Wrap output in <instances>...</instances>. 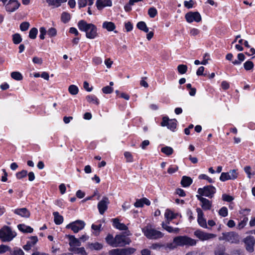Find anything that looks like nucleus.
Masks as SVG:
<instances>
[{
    "label": "nucleus",
    "instance_id": "nucleus-10",
    "mask_svg": "<svg viewBox=\"0 0 255 255\" xmlns=\"http://www.w3.org/2000/svg\"><path fill=\"white\" fill-rule=\"evenodd\" d=\"M161 125L162 127L166 126L170 130L174 131L177 126V121L175 119H169L168 117H165L162 119Z\"/></svg>",
    "mask_w": 255,
    "mask_h": 255
},
{
    "label": "nucleus",
    "instance_id": "nucleus-40",
    "mask_svg": "<svg viewBox=\"0 0 255 255\" xmlns=\"http://www.w3.org/2000/svg\"><path fill=\"white\" fill-rule=\"evenodd\" d=\"M38 30L37 28L33 27L30 29L29 33V37L30 38L34 39L36 38Z\"/></svg>",
    "mask_w": 255,
    "mask_h": 255
},
{
    "label": "nucleus",
    "instance_id": "nucleus-41",
    "mask_svg": "<svg viewBox=\"0 0 255 255\" xmlns=\"http://www.w3.org/2000/svg\"><path fill=\"white\" fill-rule=\"evenodd\" d=\"M27 175V171L25 170H23L20 172H17L16 174V177L18 179H21L26 176Z\"/></svg>",
    "mask_w": 255,
    "mask_h": 255
},
{
    "label": "nucleus",
    "instance_id": "nucleus-49",
    "mask_svg": "<svg viewBox=\"0 0 255 255\" xmlns=\"http://www.w3.org/2000/svg\"><path fill=\"white\" fill-rule=\"evenodd\" d=\"M29 27V23L28 22H23L20 25V29L21 31L27 30Z\"/></svg>",
    "mask_w": 255,
    "mask_h": 255
},
{
    "label": "nucleus",
    "instance_id": "nucleus-14",
    "mask_svg": "<svg viewBox=\"0 0 255 255\" xmlns=\"http://www.w3.org/2000/svg\"><path fill=\"white\" fill-rule=\"evenodd\" d=\"M20 4L17 0H9L5 4V9L8 12H13L19 7Z\"/></svg>",
    "mask_w": 255,
    "mask_h": 255
},
{
    "label": "nucleus",
    "instance_id": "nucleus-13",
    "mask_svg": "<svg viewBox=\"0 0 255 255\" xmlns=\"http://www.w3.org/2000/svg\"><path fill=\"white\" fill-rule=\"evenodd\" d=\"M110 201L109 198L106 196L103 197L102 199L98 204V208L99 213L103 215L108 209V205Z\"/></svg>",
    "mask_w": 255,
    "mask_h": 255
},
{
    "label": "nucleus",
    "instance_id": "nucleus-9",
    "mask_svg": "<svg viewBox=\"0 0 255 255\" xmlns=\"http://www.w3.org/2000/svg\"><path fill=\"white\" fill-rule=\"evenodd\" d=\"M223 237L224 240L232 244H238L240 241L239 235L235 232L223 234Z\"/></svg>",
    "mask_w": 255,
    "mask_h": 255
},
{
    "label": "nucleus",
    "instance_id": "nucleus-54",
    "mask_svg": "<svg viewBox=\"0 0 255 255\" xmlns=\"http://www.w3.org/2000/svg\"><path fill=\"white\" fill-rule=\"evenodd\" d=\"M39 31H40V35H39L40 38L41 39H44L45 38V35L47 32L46 29L43 27H41L39 29Z\"/></svg>",
    "mask_w": 255,
    "mask_h": 255
},
{
    "label": "nucleus",
    "instance_id": "nucleus-28",
    "mask_svg": "<svg viewBox=\"0 0 255 255\" xmlns=\"http://www.w3.org/2000/svg\"><path fill=\"white\" fill-rule=\"evenodd\" d=\"M249 219L246 216H243L242 217V219L241 221L239 223V224L237 225V228L238 230H241L243 229L245 226L247 225V223Z\"/></svg>",
    "mask_w": 255,
    "mask_h": 255
},
{
    "label": "nucleus",
    "instance_id": "nucleus-3",
    "mask_svg": "<svg viewBox=\"0 0 255 255\" xmlns=\"http://www.w3.org/2000/svg\"><path fill=\"white\" fill-rule=\"evenodd\" d=\"M144 235L149 239L156 240L162 238L164 234L160 231L153 228L151 225H147L142 229Z\"/></svg>",
    "mask_w": 255,
    "mask_h": 255
},
{
    "label": "nucleus",
    "instance_id": "nucleus-24",
    "mask_svg": "<svg viewBox=\"0 0 255 255\" xmlns=\"http://www.w3.org/2000/svg\"><path fill=\"white\" fill-rule=\"evenodd\" d=\"M17 228L19 231L23 233H32L33 231L31 227L24 224H19Z\"/></svg>",
    "mask_w": 255,
    "mask_h": 255
},
{
    "label": "nucleus",
    "instance_id": "nucleus-48",
    "mask_svg": "<svg viewBox=\"0 0 255 255\" xmlns=\"http://www.w3.org/2000/svg\"><path fill=\"white\" fill-rule=\"evenodd\" d=\"M102 92L104 94H111L113 92V88L109 86H106L102 88Z\"/></svg>",
    "mask_w": 255,
    "mask_h": 255
},
{
    "label": "nucleus",
    "instance_id": "nucleus-37",
    "mask_svg": "<svg viewBox=\"0 0 255 255\" xmlns=\"http://www.w3.org/2000/svg\"><path fill=\"white\" fill-rule=\"evenodd\" d=\"M254 64L253 62L250 60L247 61L244 64V67L247 71H249L253 69Z\"/></svg>",
    "mask_w": 255,
    "mask_h": 255
},
{
    "label": "nucleus",
    "instance_id": "nucleus-2",
    "mask_svg": "<svg viewBox=\"0 0 255 255\" xmlns=\"http://www.w3.org/2000/svg\"><path fill=\"white\" fill-rule=\"evenodd\" d=\"M79 29L86 32V37L89 39H94L98 35L97 28L92 23H88L83 20H80L78 23Z\"/></svg>",
    "mask_w": 255,
    "mask_h": 255
},
{
    "label": "nucleus",
    "instance_id": "nucleus-42",
    "mask_svg": "<svg viewBox=\"0 0 255 255\" xmlns=\"http://www.w3.org/2000/svg\"><path fill=\"white\" fill-rule=\"evenodd\" d=\"M229 179L231 180H233L237 178L238 177V173L237 171L235 169L231 170L229 172Z\"/></svg>",
    "mask_w": 255,
    "mask_h": 255
},
{
    "label": "nucleus",
    "instance_id": "nucleus-18",
    "mask_svg": "<svg viewBox=\"0 0 255 255\" xmlns=\"http://www.w3.org/2000/svg\"><path fill=\"white\" fill-rule=\"evenodd\" d=\"M179 215L178 213H174L169 209H166L164 213V217L166 219L167 224H170L172 220L177 218Z\"/></svg>",
    "mask_w": 255,
    "mask_h": 255
},
{
    "label": "nucleus",
    "instance_id": "nucleus-53",
    "mask_svg": "<svg viewBox=\"0 0 255 255\" xmlns=\"http://www.w3.org/2000/svg\"><path fill=\"white\" fill-rule=\"evenodd\" d=\"M37 237L36 236H32L30 238L29 240L27 241V243H28L32 247H33L37 242Z\"/></svg>",
    "mask_w": 255,
    "mask_h": 255
},
{
    "label": "nucleus",
    "instance_id": "nucleus-22",
    "mask_svg": "<svg viewBox=\"0 0 255 255\" xmlns=\"http://www.w3.org/2000/svg\"><path fill=\"white\" fill-rule=\"evenodd\" d=\"M168 224L167 223L165 224L164 222H163L161 224L162 227L166 230L168 232L172 233H178L179 231V229L178 228H173L171 226H168Z\"/></svg>",
    "mask_w": 255,
    "mask_h": 255
},
{
    "label": "nucleus",
    "instance_id": "nucleus-21",
    "mask_svg": "<svg viewBox=\"0 0 255 255\" xmlns=\"http://www.w3.org/2000/svg\"><path fill=\"white\" fill-rule=\"evenodd\" d=\"M102 27L108 31H112L116 28V25L113 22L106 21L103 23Z\"/></svg>",
    "mask_w": 255,
    "mask_h": 255
},
{
    "label": "nucleus",
    "instance_id": "nucleus-45",
    "mask_svg": "<svg viewBox=\"0 0 255 255\" xmlns=\"http://www.w3.org/2000/svg\"><path fill=\"white\" fill-rule=\"evenodd\" d=\"M178 170V166L170 165L167 170V172L170 174H172L176 172Z\"/></svg>",
    "mask_w": 255,
    "mask_h": 255
},
{
    "label": "nucleus",
    "instance_id": "nucleus-12",
    "mask_svg": "<svg viewBox=\"0 0 255 255\" xmlns=\"http://www.w3.org/2000/svg\"><path fill=\"white\" fill-rule=\"evenodd\" d=\"M185 19L189 23L193 21L199 22L201 20V16L198 12H189L186 14Z\"/></svg>",
    "mask_w": 255,
    "mask_h": 255
},
{
    "label": "nucleus",
    "instance_id": "nucleus-26",
    "mask_svg": "<svg viewBox=\"0 0 255 255\" xmlns=\"http://www.w3.org/2000/svg\"><path fill=\"white\" fill-rule=\"evenodd\" d=\"M67 0H46V2L50 5H53L55 7L59 6L62 3L65 2Z\"/></svg>",
    "mask_w": 255,
    "mask_h": 255
},
{
    "label": "nucleus",
    "instance_id": "nucleus-23",
    "mask_svg": "<svg viewBox=\"0 0 255 255\" xmlns=\"http://www.w3.org/2000/svg\"><path fill=\"white\" fill-rule=\"evenodd\" d=\"M192 183V179L186 176H184L182 177V178L181 181V184L184 187H187L189 186Z\"/></svg>",
    "mask_w": 255,
    "mask_h": 255
},
{
    "label": "nucleus",
    "instance_id": "nucleus-58",
    "mask_svg": "<svg viewBox=\"0 0 255 255\" xmlns=\"http://www.w3.org/2000/svg\"><path fill=\"white\" fill-rule=\"evenodd\" d=\"M102 227V225L101 224H100V225H95V224H92V226H91V228L92 229L95 231V233L94 234H95L96 235H97V232H99V231H100V229H101V228Z\"/></svg>",
    "mask_w": 255,
    "mask_h": 255
},
{
    "label": "nucleus",
    "instance_id": "nucleus-19",
    "mask_svg": "<svg viewBox=\"0 0 255 255\" xmlns=\"http://www.w3.org/2000/svg\"><path fill=\"white\" fill-rule=\"evenodd\" d=\"M112 3L110 0H97L96 6L99 10H101L106 6H111Z\"/></svg>",
    "mask_w": 255,
    "mask_h": 255
},
{
    "label": "nucleus",
    "instance_id": "nucleus-6",
    "mask_svg": "<svg viewBox=\"0 0 255 255\" xmlns=\"http://www.w3.org/2000/svg\"><path fill=\"white\" fill-rule=\"evenodd\" d=\"M216 192V189L215 187L212 185H208L204 186L203 188H199L198 189V193L199 195L204 196L210 198L214 197V194Z\"/></svg>",
    "mask_w": 255,
    "mask_h": 255
},
{
    "label": "nucleus",
    "instance_id": "nucleus-51",
    "mask_svg": "<svg viewBox=\"0 0 255 255\" xmlns=\"http://www.w3.org/2000/svg\"><path fill=\"white\" fill-rule=\"evenodd\" d=\"M125 255H130L134 253L135 249L132 248L123 249Z\"/></svg>",
    "mask_w": 255,
    "mask_h": 255
},
{
    "label": "nucleus",
    "instance_id": "nucleus-5",
    "mask_svg": "<svg viewBox=\"0 0 255 255\" xmlns=\"http://www.w3.org/2000/svg\"><path fill=\"white\" fill-rule=\"evenodd\" d=\"M16 235V233L7 226H3L0 230V239L2 242H10Z\"/></svg>",
    "mask_w": 255,
    "mask_h": 255
},
{
    "label": "nucleus",
    "instance_id": "nucleus-34",
    "mask_svg": "<svg viewBox=\"0 0 255 255\" xmlns=\"http://www.w3.org/2000/svg\"><path fill=\"white\" fill-rule=\"evenodd\" d=\"M137 27L141 30L145 32H148V28L146 26V23L143 21H140L137 24Z\"/></svg>",
    "mask_w": 255,
    "mask_h": 255
},
{
    "label": "nucleus",
    "instance_id": "nucleus-50",
    "mask_svg": "<svg viewBox=\"0 0 255 255\" xmlns=\"http://www.w3.org/2000/svg\"><path fill=\"white\" fill-rule=\"evenodd\" d=\"M220 179L222 181H225L228 180H230L229 179V174L228 172H222L220 177Z\"/></svg>",
    "mask_w": 255,
    "mask_h": 255
},
{
    "label": "nucleus",
    "instance_id": "nucleus-56",
    "mask_svg": "<svg viewBox=\"0 0 255 255\" xmlns=\"http://www.w3.org/2000/svg\"><path fill=\"white\" fill-rule=\"evenodd\" d=\"M199 179L206 180L209 183H213V180L206 174H201L199 176Z\"/></svg>",
    "mask_w": 255,
    "mask_h": 255
},
{
    "label": "nucleus",
    "instance_id": "nucleus-47",
    "mask_svg": "<svg viewBox=\"0 0 255 255\" xmlns=\"http://www.w3.org/2000/svg\"><path fill=\"white\" fill-rule=\"evenodd\" d=\"M70 19V15L66 12H63L61 15V19L64 23L67 22Z\"/></svg>",
    "mask_w": 255,
    "mask_h": 255
},
{
    "label": "nucleus",
    "instance_id": "nucleus-30",
    "mask_svg": "<svg viewBox=\"0 0 255 255\" xmlns=\"http://www.w3.org/2000/svg\"><path fill=\"white\" fill-rule=\"evenodd\" d=\"M70 251L75 254H80L81 255H87L85 249L83 247L70 249Z\"/></svg>",
    "mask_w": 255,
    "mask_h": 255
},
{
    "label": "nucleus",
    "instance_id": "nucleus-62",
    "mask_svg": "<svg viewBox=\"0 0 255 255\" xmlns=\"http://www.w3.org/2000/svg\"><path fill=\"white\" fill-rule=\"evenodd\" d=\"M222 199L227 202H231L233 200L232 196L224 194L222 195Z\"/></svg>",
    "mask_w": 255,
    "mask_h": 255
},
{
    "label": "nucleus",
    "instance_id": "nucleus-27",
    "mask_svg": "<svg viewBox=\"0 0 255 255\" xmlns=\"http://www.w3.org/2000/svg\"><path fill=\"white\" fill-rule=\"evenodd\" d=\"M54 218V222L56 225H60L63 222V218L59 213L55 212L53 213Z\"/></svg>",
    "mask_w": 255,
    "mask_h": 255
},
{
    "label": "nucleus",
    "instance_id": "nucleus-39",
    "mask_svg": "<svg viewBox=\"0 0 255 255\" xmlns=\"http://www.w3.org/2000/svg\"><path fill=\"white\" fill-rule=\"evenodd\" d=\"M12 40L14 44H18L22 41L21 36L18 33H16L12 36Z\"/></svg>",
    "mask_w": 255,
    "mask_h": 255
},
{
    "label": "nucleus",
    "instance_id": "nucleus-60",
    "mask_svg": "<svg viewBox=\"0 0 255 255\" xmlns=\"http://www.w3.org/2000/svg\"><path fill=\"white\" fill-rule=\"evenodd\" d=\"M193 4L194 1L193 0H190L189 1H185L184 2V5L188 8H192L193 7Z\"/></svg>",
    "mask_w": 255,
    "mask_h": 255
},
{
    "label": "nucleus",
    "instance_id": "nucleus-31",
    "mask_svg": "<svg viewBox=\"0 0 255 255\" xmlns=\"http://www.w3.org/2000/svg\"><path fill=\"white\" fill-rule=\"evenodd\" d=\"M88 247L91 250H100L103 248V245L99 243L89 244Z\"/></svg>",
    "mask_w": 255,
    "mask_h": 255
},
{
    "label": "nucleus",
    "instance_id": "nucleus-52",
    "mask_svg": "<svg viewBox=\"0 0 255 255\" xmlns=\"http://www.w3.org/2000/svg\"><path fill=\"white\" fill-rule=\"evenodd\" d=\"M125 255H130L134 253L135 249L132 248L123 249Z\"/></svg>",
    "mask_w": 255,
    "mask_h": 255
},
{
    "label": "nucleus",
    "instance_id": "nucleus-44",
    "mask_svg": "<svg viewBox=\"0 0 255 255\" xmlns=\"http://www.w3.org/2000/svg\"><path fill=\"white\" fill-rule=\"evenodd\" d=\"M157 13V10L154 7H150L148 11V14L151 18L154 17Z\"/></svg>",
    "mask_w": 255,
    "mask_h": 255
},
{
    "label": "nucleus",
    "instance_id": "nucleus-63",
    "mask_svg": "<svg viewBox=\"0 0 255 255\" xmlns=\"http://www.w3.org/2000/svg\"><path fill=\"white\" fill-rule=\"evenodd\" d=\"M11 255H24V252L20 249H16L13 251Z\"/></svg>",
    "mask_w": 255,
    "mask_h": 255
},
{
    "label": "nucleus",
    "instance_id": "nucleus-16",
    "mask_svg": "<svg viewBox=\"0 0 255 255\" xmlns=\"http://www.w3.org/2000/svg\"><path fill=\"white\" fill-rule=\"evenodd\" d=\"M196 197L201 203V206L204 210H209L211 208L212 202L208 199L198 195Z\"/></svg>",
    "mask_w": 255,
    "mask_h": 255
},
{
    "label": "nucleus",
    "instance_id": "nucleus-32",
    "mask_svg": "<svg viewBox=\"0 0 255 255\" xmlns=\"http://www.w3.org/2000/svg\"><path fill=\"white\" fill-rule=\"evenodd\" d=\"M161 151L165 155L169 156L173 153V149L171 147L166 146L161 149Z\"/></svg>",
    "mask_w": 255,
    "mask_h": 255
},
{
    "label": "nucleus",
    "instance_id": "nucleus-35",
    "mask_svg": "<svg viewBox=\"0 0 255 255\" xmlns=\"http://www.w3.org/2000/svg\"><path fill=\"white\" fill-rule=\"evenodd\" d=\"M10 75L12 79L17 81L21 80L23 78L22 74L19 72H12Z\"/></svg>",
    "mask_w": 255,
    "mask_h": 255
},
{
    "label": "nucleus",
    "instance_id": "nucleus-11",
    "mask_svg": "<svg viewBox=\"0 0 255 255\" xmlns=\"http://www.w3.org/2000/svg\"><path fill=\"white\" fill-rule=\"evenodd\" d=\"M246 250L252 253L254 251V246L255 244V239L254 237L249 236L245 238L244 240Z\"/></svg>",
    "mask_w": 255,
    "mask_h": 255
},
{
    "label": "nucleus",
    "instance_id": "nucleus-55",
    "mask_svg": "<svg viewBox=\"0 0 255 255\" xmlns=\"http://www.w3.org/2000/svg\"><path fill=\"white\" fill-rule=\"evenodd\" d=\"M47 34L50 37H53L56 35L57 31L55 28L51 27L47 31Z\"/></svg>",
    "mask_w": 255,
    "mask_h": 255
},
{
    "label": "nucleus",
    "instance_id": "nucleus-64",
    "mask_svg": "<svg viewBox=\"0 0 255 255\" xmlns=\"http://www.w3.org/2000/svg\"><path fill=\"white\" fill-rule=\"evenodd\" d=\"M42 59L38 57H34L32 59V62L34 64L41 65L42 63Z\"/></svg>",
    "mask_w": 255,
    "mask_h": 255
},
{
    "label": "nucleus",
    "instance_id": "nucleus-15",
    "mask_svg": "<svg viewBox=\"0 0 255 255\" xmlns=\"http://www.w3.org/2000/svg\"><path fill=\"white\" fill-rule=\"evenodd\" d=\"M196 211L198 214L197 221L199 225L204 228H207L206 220L204 218V213L203 211L199 208H197L196 209Z\"/></svg>",
    "mask_w": 255,
    "mask_h": 255
},
{
    "label": "nucleus",
    "instance_id": "nucleus-4",
    "mask_svg": "<svg viewBox=\"0 0 255 255\" xmlns=\"http://www.w3.org/2000/svg\"><path fill=\"white\" fill-rule=\"evenodd\" d=\"M174 242L177 246H194L197 244V241L186 236H180L174 238Z\"/></svg>",
    "mask_w": 255,
    "mask_h": 255
},
{
    "label": "nucleus",
    "instance_id": "nucleus-43",
    "mask_svg": "<svg viewBox=\"0 0 255 255\" xmlns=\"http://www.w3.org/2000/svg\"><path fill=\"white\" fill-rule=\"evenodd\" d=\"M219 214L223 217L227 216L228 214L227 208L226 207H222L219 211Z\"/></svg>",
    "mask_w": 255,
    "mask_h": 255
},
{
    "label": "nucleus",
    "instance_id": "nucleus-61",
    "mask_svg": "<svg viewBox=\"0 0 255 255\" xmlns=\"http://www.w3.org/2000/svg\"><path fill=\"white\" fill-rule=\"evenodd\" d=\"M177 246L176 244L174 243V240H173V242L171 243H168L166 245L165 248H168L169 250H173L175 249Z\"/></svg>",
    "mask_w": 255,
    "mask_h": 255
},
{
    "label": "nucleus",
    "instance_id": "nucleus-17",
    "mask_svg": "<svg viewBox=\"0 0 255 255\" xmlns=\"http://www.w3.org/2000/svg\"><path fill=\"white\" fill-rule=\"evenodd\" d=\"M14 214L23 218H28L30 213L25 208H17L13 210Z\"/></svg>",
    "mask_w": 255,
    "mask_h": 255
},
{
    "label": "nucleus",
    "instance_id": "nucleus-29",
    "mask_svg": "<svg viewBox=\"0 0 255 255\" xmlns=\"http://www.w3.org/2000/svg\"><path fill=\"white\" fill-rule=\"evenodd\" d=\"M238 60L232 61V63L235 65H240L245 60V56L243 53H240L238 54Z\"/></svg>",
    "mask_w": 255,
    "mask_h": 255
},
{
    "label": "nucleus",
    "instance_id": "nucleus-36",
    "mask_svg": "<svg viewBox=\"0 0 255 255\" xmlns=\"http://www.w3.org/2000/svg\"><path fill=\"white\" fill-rule=\"evenodd\" d=\"M68 91L71 95H75L78 94L79 89L76 85H71L69 87Z\"/></svg>",
    "mask_w": 255,
    "mask_h": 255
},
{
    "label": "nucleus",
    "instance_id": "nucleus-33",
    "mask_svg": "<svg viewBox=\"0 0 255 255\" xmlns=\"http://www.w3.org/2000/svg\"><path fill=\"white\" fill-rule=\"evenodd\" d=\"M110 255H125L123 249H113L109 252Z\"/></svg>",
    "mask_w": 255,
    "mask_h": 255
},
{
    "label": "nucleus",
    "instance_id": "nucleus-8",
    "mask_svg": "<svg viewBox=\"0 0 255 255\" xmlns=\"http://www.w3.org/2000/svg\"><path fill=\"white\" fill-rule=\"evenodd\" d=\"M85 223L82 220H77L66 226L67 229H71L74 233H77L79 231L84 228Z\"/></svg>",
    "mask_w": 255,
    "mask_h": 255
},
{
    "label": "nucleus",
    "instance_id": "nucleus-7",
    "mask_svg": "<svg viewBox=\"0 0 255 255\" xmlns=\"http://www.w3.org/2000/svg\"><path fill=\"white\" fill-rule=\"evenodd\" d=\"M194 235L201 241H208L216 237V235L197 230L194 232Z\"/></svg>",
    "mask_w": 255,
    "mask_h": 255
},
{
    "label": "nucleus",
    "instance_id": "nucleus-59",
    "mask_svg": "<svg viewBox=\"0 0 255 255\" xmlns=\"http://www.w3.org/2000/svg\"><path fill=\"white\" fill-rule=\"evenodd\" d=\"M10 250V248L8 246L2 245L0 246V254H3L7 251Z\"/></svg>",
    "mask_w": 255,
    "mask_h": 255
},
{
    "label": "nucleus",
    "instance_id": "nucleus-20",
    "mask_svg": "<svg viewBox=\"0 0 255 255\" xmlns=\"http://www.w3.org/2000/svg\"><path fill=\"white\" fill-rule=\"evenodd\" d=\"M68 238L69 239V245L70 249L76 248V247H79L81 244L80 240L76 238L74 236L69 235Z\"/></svg>",
    "mask_w": 255,
    "mask_h": 255
},
{
    "label": "nucleus",
    "instance_id": "nucleus-25",
    "mask_svg": "<svg viewBox=\"0 0 255 255\" xmlns=\"http://www.w3.org/2000/svg\"><path fill=\"white\" fill-rule=\"evenodd\" d=\"M87 101L91 104H94L96 105L99 104V101L97 97L93 95H88L86 97Z\"/></svg>",
    "mask_w": 255,
    "mask_h": 255
},
{
    "label": "nucleus",
    "instance_id": "nucleus-57",
    "mask_svg": "<svg viewBox=\"0 0 255 255\" xmlns=\"http://www.w3.org/2000/svg\"><path fill=\"white\" fill-rule=\"evenodd\" d=\"M244 171L248 175V177L250 179L252 177V174L251 173V167L249 166H247L244 167Z\"/></svg>",
    "mask_w": 255,
    "mask_h": 255
},
{
    "label": "nucleus",
    "instance_id": "nucleus-38",
    "mask_svg": "<svg viewBox=\"0 0 255 255\" xmlns=\"http://www.w3.org/2000/svg\"><path fill=\"white\" fill-rule=\"evenodd\" d=\"M177 70L180 74H184L187 71V66L183 64L179 65L177 67Z\"/></svg>",
    "mask_w": 255,
    "mask_h": 255
},
{
    "label": "nucleus",
    "instance_id": "nucleus-46",
    "mask_svg": "<svg viewBox=\"0 0 255 255\" xmlns=\"http://www.w3.org/2000/svg\"><path fill=\"white\" fill-rule=\"evenodd\" d=\"M124 156L127 159V161L132 162L133 161V157L130 152L126 151L124 153Z\"/></svg>",
    "mask_w": 255,
    "mask_h": 255
},
{
    "label": "nucleus",
    "instance_id": "nucleus-1",
    "mask_svg": "<svg viewBox=\"0 0 255 255\" xmlns=\"http://www.w3.org/2000/svg\"><path fill=\"white\" fill-rule=\"evenodd\" d=\"M105 240L107 244L113 247H124L126 245H129L131 242L129 238L122 234L117 235L115 237L113 235L109 234Z\"/></svg>",
    "mask_w": 255,
    "mask_h": 255
}]
</instances>
